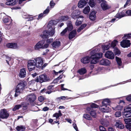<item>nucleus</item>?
Returning <instances> with one entry per match:
<instances>
[{"mask_svg": "<svg viewBox=\"0 0 131 131\" xmlns=\"http://www.w3.org/2000/svg\"><path fill=\"white\" fill-rule=\"evenodd\" d=\"M69 17L68 16H62L59 18V21H66L68 20Z\"/></svg>", "mask_w": 131, "mask_h": 131, "instance_id": "34", "label": "nucleus"}, {"mask_svg": "<svg viewBox=\"0 0 131 131\" xmlns=\"http://www.w3.org/2000/svg\"><path fill=\"white\" fill-rule=\"evenodd\" d=\"M52 46L54 49L58 48L60 46V42L58 40L54 41L52 44Z\"/></svg>", "mask_w": 131, "mask_h": 131, "instance_id": "13", "label": "nucleus"}, {"mask_svg": "<svg viewBox=\"0 0 131 131\" xmlns=\"http://www.w3.org/2000/svg\"><path fill=\"white\" fill-rule=\"evenodd\" d=\"M91 108H96L98 107V106L94 103H92L91 105Z\"/></svg>", "mask_w": 131, "mask_h": 131, "instance_id": "57", "label": "nucleus"}, {"mask_svg": "<svg viewBox=\"0 0 131 131\" xmlns=\"http://www.w3.org/2000/svg\"><path fill=\"white\" fill-rule=\"evenodd\" d=\"M127 16H131V10H128L126 12Z\"/></svg>", "mask_w": 131, "mask_h": 131, "instance_id": "62", "label": "nucleus"}, {"mask_svg": "<svg viewBox=\"0 0 131 131\" xmlns=\"http://www.w3.org/2000/svg\"><path fill=\"white\" fill-rule=\"evenodd\" d=\"M115 126L116 127L122 129L124 127L123 124L121 122L119 121H117L115 124Z\"/></svg>", "mask_w": 131, "mask_h": 131, "instance_id": "18", "label": "nucleus"}, {"mask_svg": "<svg viewBox=\"0 0 131 131\" xmlns=\"http://www.w3.org/2000/svg\"><path fill=\"white\" fill-rule=\"evenodd\" d=\"M124 110L129 111H130L131 110V104L127 106L124 109Z\"/></svg>", "mask_w": 131, "mask_h": 131, "instance_id": "53", "label": "nucleus"}, {"mask_svg": "<svg viewBox=\"0 0 131 131\" xmlns=\"http://www.w3.org/2000/svg\"><path fill=\"white\" fill-rule=\"evenodd\" d=\"M126 98L128 101H131V94L127 96Z\"/></svg>", "mask_w": 131, "mask_h": 131, "instance_id": "60", "label": "nucleus"}, {"mask_svg": "<svg viewBox=\"0 0 131 131\" xmlns=\"http://www.w3.org/2000/svg\"><path fill=\"white\" fill-rule=\"evenodd\" d=\"M49 34L48 31L47 30H45L43 32V35L42 37L43 38H47L50 36L49 35Z\"/></svg>", "mask_w": 131, "mask_h": 131, "instance_id": "33", "label": "nucleus"}, {"mask_svg": "<svg viewBox=\"0 0 131 131\" xmlns=\"http://www.w3.org/2000/svg\"><path fill=\"white\" fill-rule=\"evenodd\" d=\"M9 114L5 109L1 110L0 111V118L3 119H6L9 116Z\"/></svg>", "mask_w": 131, "mask_h": 131, "instance_id": "5", "label": "nucleus"}, {"mask_svg": "<svg viewBox=\"0 0 131 131\" xmlns=\"http://www.w3.org/2000/svg\"><path fill=\"white\" fill-rule=\"evenodd\" d=\"M124 37L125 38V39H126L131 38V33L128 34H125Z\"/></svg>", "mask_w": 131, "mask_h": 131, "instance_id": "54", "label": "nucleus"}, {"mask_svg": "<svg viewBox=\"0 0 131 131\" xmlns=\"http://www.w3.org/2000/svg\"><path fill=\"white\" fill-rule=\"evenodd\" d=\"M105 57L107 58L111 59H113L115 57L114 54L113 52L109 51H107L105 53Z\"/></svg>", "mask_w": 131, "mask_h": 131, "instance_id": "8", "label": "nucleus"}, {"mask_svg": "<svg viewBox=\"0 0 131 131\" xmlns=\"http://www.w3.org/2000/svg\"><path fill=\"white\" fill-rule=\"evenodd\" d=\"M61 115L62 114L61 113V111L59 110V113H55L53 114V116L54 117H56V118H57L61 116Z\"/></svg>", "mask_w": 131, "mask_h": 131, "instance_id": "40", "label": "nucleus"}, {"mask_svg": "<svg viewBox=\"0 0 131 131\" xmlns=\"http://www.w3.org/2000/svg\"><path fill=\"white\" fill-rule=\"evenodd\" d=\"M84 17L82 16H80L77 20L75 23V25L78 26L80 25L82 23Z\"/></svg>", "mask_w": 131, "mask_h": 131, "instance_id": "20", "label": "nucleus"}, {"mask_svg": "<svg viewBox=\"0 0 131 131\" xmlns=\"http://www.w3.org/2000/svg\"><path fill=\"white\" fill-rule=\"evenodd\" d=\"M89 4L91 7H94L95 5L94 0H90Z\"/></svg>", "mask_w": 131, "mask_h": 131, "instance_id": "37", "label": "nucleus"}, {"mask_svg": "<svg viewBox=\"0 0 131 131\" xmlns=\"http://www.w3.org/2000/svg\"><path fill=\"white\" fill-rule=\"evenodd\" d=\"M3 22L5 23L8 22H11V19L10 17H4L3 19Z\"/></svg>", "mask_w": 131, "mask_h": 131, "instance_id": "35", "label": "nucleus"}, {"mask_svg": "<svg viewBox=\"0 0 131 131\" xmlns=\"http://www.w3.org/2000/svg\"><path fill=\"white\" fill-rule=\"evenodd\" d=\"M92 55L90 57L91 63L92 64H95L98 61L99 59L101 58L102 56V53H96L95 50H94L91 52Z\"/></svg>", "mask_w": 131, "mask_h": 131, "instance_id": "1", "label": "nucleus"}, {"mask_svg": "<svg viewBox=\"0 0 131 131\" xmlns=\"http://www.w3.org/2000/svg\"><path fill=\"white\" fill-rule=\"evenodd\" d=\"M117 43V41L116 40H114L111 43V47L114 48L116 46Z\"/></svg>", "mask_w": 131, "mask_h": 131, "instance_id": "44", "label": "nucleus"}, {"mask_svg": "<svg viewBox=\"0 0 131 131\" xmlns=\"http://www.w3.org/2000/svg\"><path fill=\"white\" fill-rule=\"evenodd\" d=\"M78 71L80 74H83L86 72V70L85 68H82L79 70Z\"/></svg>", "mask_w": 131, "mask_h": 131, "instance_id": "36", "label": "nucleus"}, {"mask_svg": "<svg viewBox=\"0 0 131 131\" xmlns=\"http://www.w3.org/2000/svg\"><path fill=\"white\" fill-rule=\"evenodd\" d=\"M131 0H127L125 4L124 5V8L126 7L127 6H129L130 4Z\"/></svg>", "mask_w": 131, "mask_h": 131, "instance_id": "48", "label": "nucleus"}, {"mask_svg": "<svg viewBox=\"0 0 131 131\" xmlns=\"http://www.w3.org/2000/svg\"><path fill=\"white\" fill-rule=\"evenodd\" d=\"M22 106V105L19 104L16 105L15 106L13 109V111H15L19 109V108L21 107Z\"/></svg>", "mask_w": 131, "mask_h": 131, "instance_id": "38", "label": "nucleus"}, {"mask_svg": "<svg viewBox=\"0 0 131 131\" xmlns=\"http://www.w3.org/2000/svg\"><path fill=\"white\" fill-rule=\"evenodd\" d=\"M49 8L48 7L44 11L43 13V14H46L49 13Z\"/></svg>", "mask_w": 131, "mask_h": 131, "instance_id": "58", "label": "nucleus"}, {"mask_svg": "<svg viewBox=\"0 0 131 131\" xmlns=\"http://www.w3.org/2000/svg\"><path fill=\"white\" fill-rule=\"evenodd\" d=\"M90 10V8L89 6L85 7L83 10V13L85 14H88Z\"/></svg>", "mask_w": 131, "mask_h": 131, "instance_id": "32", "label": "nucleus"}, {"mask_svg": "<svg viewBox=\"0 0 131 131\" xmlns=\"http://www.w3.org/2000/svg\"><path fill=\"white\" fill-rule=\"evenodd\" d=\"M80 12L78 10L74 11L71 15L72 17L74 19L76 18L80 14Z\"/></svg>", "mask_w": 131, "mask_h": 131, "instance_id": "23", "label": "nucleus"}, {"mask_svg": "<svg viewBox=\"0 0 131 131\" xmlns=\"http://www.w3.org/2000/svg\"><path fill=\"white\" fill-rule=\"evenodd\" d=\"M59 100H68L69 99H72L71 97H68L67 96H62L58 98Z\"/></svg>", "mask_w": 131, "mask_h": 131, "instance_id": "39", "label": "nucleus"}, {"mask_svg": "<svg viewBox=\"0 0 131 131\" xmlns=\"http://www.w3.org/2000/svg\"><path fill=\"white\" fill-rule=\"evenodd\" d=\"M43 16H44L43 13L40 14L39 15L38 18H37V19L39 20V19H41Z\"/></svg>", "mask_w": 131, "mask_h": 131, "instance_id": "63", "label": "nucleus"}, {"mask_svg": "<svg viewBox=\"0 0 131 131\" xmlns=\"http://www.w3.org/2000/svg\"><path fill=\"white\" fill-rule=\"evenodd\" d=\"M58 22V21L57 20V21L54 20H51L49 22L48 27H51V26H53L54 27V25H56Z\"/></svg>", "mask_w": 131, "mask_h": 131, "instance_id": "26", "label": "nucleus"}, {"mask_svg": "<svg viewBox=\"0 0 131 131\" xmlns=\"http://www.w3.org/2000/svg\"><path fill=\"white\" fill-rule=\"evenodd\" d=\"M126 12V11L125 10H123L122 12H120L123 17L124 16H127Z\"/></svg>", "mask_w": 131, "mask_h": 131, "instance_id": "52", "label": "nucleus"}, {"mask_svg": "<svg viewBox=\"0 0 131 131\" xmlns=\"http://www.w3.org/2000/svg\"><path fill=\"white\" fill-rule=\"evenodd\" d=\"M113 109L115 110H121L122 108V107L119 105H118L115 107L112 108Z\"/></svg>", "mask_w": 131, "mask_h": 131, "instance_id": "46", "label": "nucleus"}, {"mask_svg": "<svg viewBox=\"0 0 131 131\" xmlns=\"http://www.w3.org/2000/svg\"><path fill=\"white\" fill-rule=\"evenodd\" d=\"M49 31H48L49 35L50 36H52L54 34L55 32V28L54 27L52 26L51 27H49Z\"/></svg>", "mask_w": 131, "mask_h": 131, "instance_id": "19", "label": "nucleus"}, {"mask_svg": "<svg viewBox=\"0 0 131 131\" xmlns=\"http://www.w3.org/2000/svg\"><path fill=\"white\" fill-rule=\"evenodd\" d=\"M67 27L66 28L68 31L71 30L73 28L72 25L71 24V22L70 21H68L67 23Z\"/></svg>", "mask_w": 131, "mask_h": 131, "instance_id": "29", "label": "nucleus"}, {"mask_svg": "<svg viewBox=\"0 0 131 131\" xmlns=\"http://www.w3.org/2000/svg\"><path fill=\"white\" fill-rule=\"evenodd\" d=\"M115 116L116 117H119L121 116V114L120 112H116L115 114Z\"/></svg>", "mask_w": 131, "mask_h": 131, "instance_id": "49", "label": "nucleus"}, {"mask_svg": "<svg viewBox=\"0 0 131 131\" xmlns=\"http://www.w3.org/2000/svg\"><path fill=\"white\" fill-rule=\"evenodd\" d=\"M110 47L111 45L109 43L106 45H103L102 46V48L104 50H108Z\"/></svg>", "mask_w": 131, "mask_h": 131, "instance_id": "30", "label": "nucleus"}, {"mask_svg": "<svg viewBox=\"0 0 131 131\" xmlns=\"http://www.w3.org/2000/svg\"><path fill=\"white\" fill-rule=\"evenodd\" d=\"M53 41V39L52 38H50L49 39H47L46 40V42L47 43H50Z\"/></svg>", "mask_w": 131, "mask_h": 131, "instance_id": "61", "label": "nucleus"}, {"mask_svg": "<svg viewBox=\"0 0 131 131\" xmlns=\"http://www.w3.org/2000/svg\"><path fill=\"white\" fill-rule=\"evenodd\" d=\"M27 98V100L30 102H32L35 100L36 97L35 94L31 93L28 95Z\"/></svg>", "mask_w": 131, "mask_h": 131, "instance_id": "10", "label": "nucleus"}, {"mask_svg": "<svg viewBox=\"0 0 131 131\" xmlns=\"http://www.w3.org/2000/svg\"><path fill=\"white\" fill-rule=\"evenodd\" d=\"M124 120L125 123L127 124H128L129 123H131V118H125Z\"/></svg>", "mask_w": 131, "mask_h": 131, "instance_id": "47", "label": "nucleus"}, {"mask_svg": "<svg viewBox=\"0 0 131 131\" xmlns=\"http://www.w3.org/2000/svg\"><path fill=\"white\" fill-rule=\"evenodd\" d=\"M101 123L103 125L105 126H107L109 125V122L108 121H100Z\"/></svg>", "mask_w": 131, "mask_h": 131, "instance_id": "45", "label": "nucleus"}, {"mask_svg": "<svg viewBox=\"0 0 131 131\" xmlns=\"http://www.w3.org/2000/svg\"><path fill=\"white\" fill-rule=\"evenodd\" d=\"M36 64L34 60H31L28 61L27 65L28 69L29 71L35 69Z\"/></svg>", "mask_w": 131, "mask_h": 131, "instance_id": "6", "label": "nucleus"}, {"mask_svg": "<svg viewBox=\"0 0 131 131\" xmlns=\"http://www.w3.org/2000/svg\"><path fill=\"white\" fill-rule=\"evenodd\" d=\"M123 114L124 117H128L131 116V112L129 111L124 110Z\"/></svg>", "mask_w": 131, "mask_h": 131, "instance_id": "25", "label": "nucleus"}, {"mask_svg": "<svg viewBox=\"0 0 131 131\" xmlns=\"http://www.w3.org/2000/svg\"><path fill=\"white\" fill-rule=\"evenodd\" d=\"M114 51L115 54L116 55H119L120 53V51L116 48H114Z\"/></svg>", "mask_w": 131, "mask_h": 131, "instance_id": "43", "label": "nucleus"}, {"mask_svg": "<svg viewBox=\"0 0 131 131\" xmlns=\"http://www.w3.org/2000/svg\"><path fill=\"white\" fill-rule=\"evenodd\" d=\"M110 63V61L106 59H102L100 62V64L102 65L108 66Z\"/></svg>", "mask_w": 131, "mask_h": 131, "instance_id": "12", "label": "nucleus"}, {"mask_svg": "<svg viewBox=\"0 0 131 131\" xmlns=\"http://www.w3.org/2000/svg\"><path fill=\"white\" fill-rule=\"evenodd\" d=\"M115 17L118 19H120L123 17L120 12L118 13L115 16Z\"/></svg>", "mask_w": 131, "mask_h": 131, "instance_id": "50", "label": "nucleus"}, {"mask_svg": "<svg viewBox=\"0 0 131 131\" xmlns=\"http://www.w3.org/2000/svg\"><path fill=\"white\" fill-rule=\"evenodd\" d=\"M77 34L76 31L74 30L69 33V38L70 39H71L74 38L76 36Z\"/></svg>", "mask_w": 131, "mask_h": 131, "instance_id": "24", "label": "nucleus"}, {"mask_svg": "<svg viewBox=\"0 0 131 131\" xmlns=\"http://www.w3.org/2000/svg\"><path fill=\"white\" fill-rule=\"evenodd\" d=\"M86 4V2L85 0H81L79 2L78 6L80 8L83 7Z\"/></svg>", "mask_w": 131, "mask_h": 131, "instance_id": "21", "label": "nucleus"}, {"mask_svg": "<svg viewBox=\"0 0 131 131\" xmlns=\"http://www.w3.org/2000/svg\"><path fill=\"white\" fill-rule=\"evenodd\" d=\"M126 128L129 131H131V123H129L125 126Z\"/></svg>", "mask_w": 131, "mask_h": 131, "instance_id": "51", "label": "nucleus"}, {"mask_svg": "<svg viewBox=\"0 0 131 131\" xmlns=\"http://www.w3.org/2000/svg\"><path fill=\"white\" fill-rule=\"evenodd\" d=\"M101 111L103 112H109L111 111V110L107 105H103L100 108Z\"/></svg>", "mask_w": 131, "mask_h": 131, "instance_id": "11", "label": "nucleus"}, {"mask_svg": "<svg viewBox=\"0 0 131 131\" xmlns=\"http://www.w3.org/2000/svg\"><path fill=\"white\" fill-rule=\"evenodd\" d=\"M116 62L119 66H121L122 64L121 60V59L116 57Z\"/></svg>", "mask_w": 131, "mask_h": 131, "instance_id": "42", "label": "nucleus"}, {"mask_svg": "<svg viewBox=\"0 0 131 131\" xmlns=\"http://www.w3.org/2000/svg\"><path fill=\"white\" fill-rule=\"evenodd\" d=\"M6 46L8 48L16 49L18 47L17 43H9L7 44Z\"/></svg>", "mask_w": 131, "mask_h": 131, "instance_id": "16", "label": "nucleus"}, {"mask_svg": "<svg viewBox=\"0 0 131 131\" xmlns=\"http://www.w3.org/2000/svg\"><path fill=\"white\" fill-rule=\"evenodd\" d=\"M49 79L47 77L45 74H41L37 77L35 80H33L30 81L29 84L35 83V82L42 83L49 81Z\"/></svg>", "mask_w": 131, "mask_h": 131, "instance_id": "3", "label": "nucleus"}, {"mask_svg": "<svg viewBox=\"0 0 131 131\" xmlns=\"http://www.w3.org/2000/svg\"><path fill=\"white\" fill-rule=\"evenodd\" d=\"M96 12L95 11H93L91 12L89 15V18L90 20H94L96 18L95 14Z\"/></svg>", "mask_w": 131, "mask_h": 131, "instance_id": "17", "label": "nucleus"}, {"mask_svg": "<svg viewBox=\"0 0 131 131\" xmlns=\"http://www.w3.org/2000/svg\"><path fill=\"white\" fill-rule=\"evenodd\" d=\"M44 97L42 96H39L38 98L39 101L41 102H43L44 101Z\"/></svg>", "mask_w": 131, "mask_h": 131, "instance_id": "55", "label": "nucleus"}, {"mask_svg": "<svg viewBox=\"0 0 131 131\" xmlns=\"http://www.w3.org/2000/svg\"><path fill=\"white\" fill-rule=\"evenodd\" d=\"M121 46L123 48H127L130 46V43L128 40H124L121 42Z\"/></svg>", "mask_w": 131, "mask_h": 131, "instance_id": "9", "label": "nucleus"}, {"mask_svg": "<svg viewBox=\"0 0 131 131\" xmlns=\"http://www.w3.org/2000/svg\"><path fill=\"white\" fill-rule=\"evenodd\" d=\"M111 103L110 100L108 99H106L103 100L102 102V104L103 105H108Z\"/></svg>", "mask_w": 131, "mask_h": 131, "instance_id": "28", "label": "nucleus"}, {"mask_svg": "<svg viewBox=\"0 0 131 131\" xmlns=\"http://www.w3.org/2000/svg\"><path fill=\"white\" fill-rule=\"evenodd\" d=\"M45 43L44 40H41L38 42L35 46L34 49L35 50H38L40 49L46 48L49 46L48 43H46L43 45Z\"/></svg>", "mask_w": 131, "mask_h": 131, "instance_id": "4", "label": "nucleus"}, {"mask_svg": "<svg viewBox=\"0 0 131 131\" xmlns=\"http://www.w3.org/2000/svg\"><path fill=\"white\" fill-rule=\"evenodd\" d=\"M26 84V83L25 81L22 82L18 84L16 88L15 97H17L23 92L25 89Z\"/></svg>", "mask_w": 131, "mask_h": 131, "instance_id": "2", "label": "nucleus"}, {"mask_svg": "<svg viewBox=\"0 0 131 131\" xmlns=\"http://www.w3.org/2000/svg\"><path fill=\"white\" fill-rule=\"evenodd\" d=\"M83 117L87 119H90V116L88 114H84L83 116Z\"/></svg>", "mask_w": 131, "mask_h": 131, "instance_id": "56", "label": "nucleus"}, {"mask_svg": "<svg viewBox=\"0 0 131 131\" xmlns=\"http://www.w3.org/2000/svg\"><path fill=\"white\" fill-rule=\"evenodd\" d=\"M6 4L9 6H13L15 5L17 2V0H6Z\"/></svg>", "mask_w": 131, "mask_h": 131, "instance_id": "14", "label": "nucleus"}, {"mask_svg": "<svg viewBox=\"0 0 131 131\" xmlns=\"http://www.w3.org/2000/svg\"><path fill=\"white\" fill-rule=\"evenodd\" d=\"M90 113L93 117H95L96 116V112L95 110L92 109L90 112Z\"/></svg>", "mask_w": 131, "mask_h": 131, "instance_id": "41", "label": "nucleus"}, {"mask_svg": "<svg viewBox=\"0 0 131 131\" xmlns=\"http://www.w3.org/2000/svg\"><path fill=\"white\" fill-rule=\"evenodd\" d=\"M90 61V57H83L81 60L82 62L84 64L89 62Z\"/></svg>", "mask_w": 131, "mask_h": 131, "instance_id": "22", "label": "nucleus"}, {"mask_svg": "<svg viewBox=\"0 0 131 131\" xmlns=\"http://www.w3.org/2000/svg\"><path fill=\"white\" fill-rule=\"evenodd\" d=\"M35 60L36 67L39 68H41L43 63L42 59L41 57H39L35 58Z\"/></svg>", "mask_w": 131, "mask_h": 131, "instance_id": "7", "label": "nucleus"}, {"mask_svg": "<svg viewBox=\"0 0 131 131\" xmlns=\"http://www.w3.org/2000/svg\"><path fill=\"white\" fill-rule=\"evenodd\" d=\"M67 30H68L67 29V28H66L61 33L60 35L62 36L64 35L67 32Z\"/></svg>", "mask_w": 131, "mask_h": 131, "instance_id": "59", "label": "nucleus"}, {"mask_svg": "<svg viewBox=\"0 0 131 131\" xmlns=\"http://www.w3.org/2000/svg\"><path fill=\"white\" fill-rule=\"evenodd\" d=\"M26 70L25 68L21 69L20 71L19 76L21 78H24L26 77Z\"/></svg>", "mask_w": 131, "mask_h": 131, "instance_id": "15", "label": "nucleus"}, {"mask_svg": "<svg viewBox=\"0 0 131 131\" xmlns=\"http://www.w3.org/2000/svg\"><path fill=\"white\" fill-rule=\"evenodd\" d=\"M6 60L9 65H12L13 63V59L9 57H6Z\"/></svg>", "mask_w": 131, "mask_h": 131, "instance_id": "27", "label": "nucleus"}, {"mask_svg": "<svg viewBox=\"0 0 131 131\" xmlns=\"http://www.w3.org/2000/svg\"><path fill=\"white\" fill-rule=\"evenodd\" d=\"M100 131H106L105 128L102 126H100Z\"/></svg>", "mask_w": 131, "mask_h": 131, "instance_id": "64", "label": "nucleus"}, {"mask_svg": "<svg viewBox=\"0 0 131 131\" xmlns=\"http://www.w3.org/2000/svg\"><path fill=\"white\" fill-rule=\"evenodd\" d=\"M16 129L18 131H24L25 129V128L24 126L21 125L17 126Z\"/></svg>", "mask_w": 131, "mask_h": 131, "instance_id": "31", "label": "nucleus"}]
</instances>
